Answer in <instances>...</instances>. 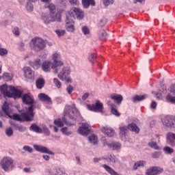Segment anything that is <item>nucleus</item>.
I'll list each match as a JSON object with an SVG mask.
<instances>
[{"label": "nucleus", "instance_id": "1", "mask_svg": "<svg viewBox=\"0 0 175 175\" xmlns=\"http://www.w3.org/2000/svg\"><path fill=\"white\" fill-rule=\"evenodd\" d=\"M22 100L25 105H29L30 107L26 108V112L22 113L21 115L13 114L12 116L9 113V105L8 103L5 101L2 106L3 111L10 118L15 120L16 121H32L33 117H35V113H33V98L30 94H25L22 97Z\"/></svg>", "mask_w": 175, "mask_h": 175}, {"label": "nucleus", "instance_id": "2", "mask_svg": "<svg viewBox=\"0 0 175 175\" xmlns=\"http://www.w3.org/2000/svg\"><path fill=\"white\" fill-rule=\"evenodd\" d=\"M60 58L61 55L57 53L53 54L52 59L53 63H52V69H55L54 72L55 75L60 70L57 75V77H59L62 81L65 80L66 83H72V79L68 77L70 75V68L68 67H62L64 63L59 60Z\"/></svg>", "mask_w": 175, "mask_h": 175}, {"label": "nucleus", "instance_id": "3", "mask_svg": "<svg viewBox=\"0 0 175 175\" xmlns=\"http://www.w3.org/2000/svg\"><path fill=\"white\" fill-rule=\"evenodd\" d=\"M75 111L76 108L71 109L70 106L66 107L62 120H55L54 121L55 125L59 128H62V126H64V122H65L66 125H69L70 126H72V125H76V118H75Z\"/></svg>", "mask_w": 175, "mask_h": 175}, {"label": "nucleus", "instance_id": "4", "mask_svg": "<svg viewBox=\"0 0 175 175\" xmlns=\"http://www.w3.org/2000/svg\"><path fill=\"white\" fill-rule=\"evenodd\" d=\"M0 91L4 96H8V98H21L23 95L21 90L12 85H2L0 86Z\"/></svg>", "mask_w": 175, "mask_h": 175}, {"label": "nucleus", "instance_id": "5", "mask_svg": "<svg viewBox=\"0 0 175 175\" xmlns=\"http://www.w3.org/2000/svg\"><path fill=\"white\" fill-rule=\"evenodd\" d=\"M128 129L135 132V133H139V132H140V129H139L137 125L135 123L129 124L128 126L120 127V135L122 140H124V142H126V139L128 137L126 133L128 132Z\"/></svg>", "mask_w": 175, "mask_h": 175}, {"label": "nucleus", "instance_id": "6", "mask_svg": "<svg viewBox=\"0 0 175 175\" xmlns=\"http://www.w3.org/2000/svg\"><path fill=\"white\" fill-rule=\"evenodd\" d=\"M31 43L32 44V49L34 51L38 53V51H42V50H44L46 49V42L44 40L40 38H34L31 40Z\"/></svg>", "mask_w": 175, "mask_h": 175}, {"label": "nucleus", "instance_id": "7", "mask_svg": "<svg viewBox=\"0 0 175 175\" xmlns=\"http://www.w3.org/2000/svg\"><path fill=\"white\" fill-rule=\"evenodd\" d=\"M0 165L5 172H8L13 167V160L10 157H4L1 161Z\"/></svg>", "mask_w": 175, "mask_h": 175}, {"label": "nucleus", "instance_id": "8", "mask_svg": "<svg viewBox=\"0 0 175 175\" xmlns=\"http://www.w3.org/2000/svg\"><path fill=\"white\" fill-rule=\"evenodd\" d=\"M69 14L70 17H74V18H77L78 20H83L84 17V12L80 8L75 7L70 9Z\"/></svg>", "mask_w": 175, "mask_h": 175}, {"label": "nucleus", "instance_id": "9", "mask_svg": "<svg viewBox=\"0 0 175 175\" xmlns=\"http://www.w3.org/2000/svg\"><path fill=\"white\" fill-rule=\"evenodd\" d=\"M44 23L45 24H50V23H53V21H61V15L56 14L55 16H49V15H44L42 17Z\"/></svg>", "mask_w": 175, "mask_h": 175}, {"label": "nucleus", "instance_id": "10", "mask_svg": "<svg viewBox=\"0 0 175 175\" xmlns=\"http://www.w3.org/2000/svg\"><path fill=\"white\" fill-rule=\"evenodd\" d=\"M90 128L88 123H82V126L78 129V133L79 135H82V136H88L91 133V129Z\"/></svg>", "mask_w": 175, "mask_h": 175}, {"label": "nucleus", "instance_id": "11", "mask_svg": "<svg viewBox=\"0 0 175 175\" xmlns=\"http://www.w3.org/2000/svg\"><path fill=\"white\" fill-rule=\"evenodd\" d=\"M87 107L91 111H103V104L98 100L94 105H88Z\"/></svg>", "mask_w": 175, "mask_h": 175}, {"label": "nucleus", "instance_id": "12", "mask_svg": "<svg viewBox=\"0 0 175 175\" xmlns=\"http://www.w3.org/2000/svg\"><path fill=\"white\" fill-rule=\"evenodd\" d=\"M162 122L163 125L167 128H174L175 126V119L174 118H172L170 116L165 117L163 119Z\"/></svg>", "mask_w": 175, "mask_h": 175}, {"label": "nucleus", "instance_id": "13", "mask_svg": "<svg viewBox=\"0 0 175 175\" xmlns=\"http://www.w3.org/2000/svg\"><path fill=\"white\" fill-rule=\"evenodd\" d=\"M163 172V169L159 167H151L150 168L148 169L146 174V175H157L161 174Z\"/></svg>", "mask_w": 175, "mask_h": 175}, {"label": "nucleus", "instance_id": "14", "mask_svg": "<svg viewBox=\"0 0 175 175\" xmlns=\"http://www.w3.org/2000/svg\"><path fill=\"white\" fill-rule=\"evenodd\" d=\"M66 28L68 32H75V22L69 16H66Z\"/></svg>", "mask_w": 175, "mask_h": 175}, {"label": "nucleus", "instance_id": "15", "mask_svg": "<svg viewBox=\"0 0 175 175\" xmlns=\"http://www.w3.org/2000/svg\"><path fill=\"white\" fill-rule=\"evenodd\" d=\"M23 72L25 77L27 79H30L31 80H32V79H35V72L31 69V68L28 66L24 67Z\"/></svg>", "mask_w": 175, "mask_h": 175}, {"label": "nucleus", "instance_id": "16", "mask_svg": "<svg viewBox=\"0 0 175 175\" xmlns=\"http://www.w3.org/2000/svg\"><path fill=\"white\" fill-rule=\"evenodd\" d=\"M33 148L36 151H39V152H42V154H49V155H54V153L51 152L49 148L39 146V145H34Z\"/></svg>", "mask_w": 175, "mask_h": 175}, {"label": "nucleus", "instance_id": "17", "mask_svg": "<svg viewBox=\"0 0 175 175\" xmlns=\"http://www.w3.org/2000/svg\"><path fill=\"white\" fill-rule=\"evenodd\" d=\"M38 98L40 100H42V102H44L45 103H48L49 105H51L53 103V101H51V98L47 94L44 93H40L38 94Z\"/></svg>", "mask_w": 175, "mask_h": 175}, {"label": "nucleus", "instance_id": "18", "mask_svg": "<svg viewBox=\"0 0 175 175\" xmlns=\"http://www.w3.org/2000/svg\"><path fill=\"white\" fill-rule=\"evenodd\" d=\"M167 143L172 146V147H174L175 146V134L173 133H168L167 134Z\"/></svg>", "mask_w": 175, "mask_h": 175}, {"label": "nucleus", "instance_id": "19", "mask_svg": "<svg viewBox=\"0 0 175 175\" xmlns=\"http://www.w3.org/2000/svg\"><path fill=\"white\" fill-rule=\"evenodd\" d=\"M41 2H44L45 3H46L45 5V8L46 9H49L51 13L54 14L55 12V5H54V4L53 3H50V2H51V0H41Z\"/></svg>", "mask_w": 175, "mask_h": 175}, {"label": "nucleus", "instance_id": "20", "mask_svg": "<svg viewBox=\"0 0 175 175\" xmlns=\"http://www.w3.org/2000/svg\"><path fill=\"white\" fill-rule=\"evenodd\" d=\"M103 133L106 135L107 136H109V137H113L114 136V130L113 129L105 126L103 127L101 129Z\"/></svg>", "mask_w": 175, "mask_h": 175}, {"label": "nucleus", "instance_id": "21", "mask_svg": "<svg viewBox=\"0 0 175 175\" xmlns=\"http://www.w3.org/2000/svg\"><path fill=\"white\" fill-rule=\"evenodd\" d=\"M104 146H108L109 148H112V150H118L120 147H121V144L118 142H105L103 143Z\"/></svg>", "mask_w": 175, "mask_h": 175}, {"label": "nucleus", "instance_id": "22", "mask_svg": "<svg viewBox=\"0 0 175 175\" xmlns=\"http://www.w3.org/2000/svg\"><path fill=\"white\" fill-rule=\"evenodd\" d=\"M50 67L53 68V63L51 62L46 61L42 63V68L44 72H50Z\"/></svg>", "mask_w": 175, "mask_h": 175}, {"label": "nucleus", "instance_id": "23", "mask_svg": "<svg viewBox=\"0 0 175 175\" xmlns=\"http://www.w3.org/2000/svg\"><path fill=\"white\" fill-rule=\"evenodd\" d=\"M111 99L116 100L118 105H121V102H122L124 98L120 94H113L111 95Z\"/></svg>", "mask_w": 175, "mask_h": 175}, {"label": "nucleus", "instance_id": "24", "mask_svg": "<svg viewBox=\"0 0 175 175\" xmlns=\"http://www.w3.org/2000/svg\"><path fill=\"white\" fill-rule=\"evenodd\" d=\"M146 166V161H138L135 163L133 170H137V169H140V167H144Z\"/></svg>", "mask_w": 175, "mask_h": 175}, {"label": "nucleus", "instance_id": "25", "mask_svg": "<svg viewBox=\"0 0 175 175\" xmlns=\"http://www.w3.org/2000/svg\"><path fill=\"white\" fill-rule=\"evenodd\" d=\"M146 98H147V94H143L142 96L135 95V96L132 97V101L134 103H136L137 102L144 100Z\"/></svg>", "mask_w": 175, "mask_h": 175}, {"label": "nucleus", "instance_id": "26", "mask_svg": "<svg viewBox=\"0 0 175 175\" xmlns=\"http://www.w3.org/2000/svg\"><path fill=\"white\" fill-rule=\"evenodd\" d=\"M82 3L85 9L88 8L90 7V5H91L92 6H95L94 0H82Z\"/></svg>", "mask_w": 175, "mask_h": 175}, {"label": "nucleus", "instance_id": "27", "mask_svg": "<svg viewBox=\"0 0 175 175\" xmlns=\"http://www.w3.org/2000/svg\"><path fill=\"white\" fill-rule=\"evenodd\" d=\"M31 131L36 132V133H43V131L36 124H32L30 126Z\"/></svg>", "mask_w": 175, "mask_h": 175}, {"label": "nucleus", "instance_id": "28", "mask_svg": "<svg viewBox=\"0 0 175 175\" xmlns=\"http://www.w3.org/2000/svg\"><path fill=\"white\" fill-rule=\"evenodd\" d=\"M103 167H104V169L106 170V172L109 173V174L118 175V174H117V172H116V171H114V170H113L112 168L110 167V166H109L106 164H103Z\"/></svg>", "mask_w": 175, "mask_h": 175}, {"label": "nucleus", "instance_id": "29", "mask_svg": "<svg viewBox=\"0 0 175 175\" xmlns=\"http://www.w3.org/2000/svg\"><path fill=\"white\" fill-rule=\"evenodd\" d=\"M111 111L112 114L116 116V117H120L121 116V113H120V112H118V110H117V107L116 106V105L111 104Z\"/></svg>", "mask_w": 175, "mask_h": 175}, {"label": "nucleus", "instance_id": "30", "mask_svg": "<svg viewBox=\"0 0 175 175\" xmlns=\"http://www.w3.org/2000/svg\"><path fill=\"white\" fill-rule=\"evenodd\" d=\"M36 84L37 88H38L39 90H42V88L44 87V79H38Z\"/></svg>", "mask_w": 175, "mask_h": 175}, {"label": "nucleus", "instance_id": "31", "mask_svg": "<svg viewBox=\"0 0 175 175\" xmlns=\"http://www.w3.org/2000/svg\"><path fill=\"white\" fill-rule=\"evenodd\" d=\"M98 36L100 39H101V40H105V39H106V38L107 37V33L106 32V30H100L98 33Z\"/></svg>", "mask_w": 175, "mask_h": 175}, {"label": "nucleus", "instance_id": "32", "mask_svg": "<svg viewBox=\"0 0 175 175\" xmlns=\"http://www.w3.org/2000/svg\"><path fill=\"white\" fill-rule=\"evenodd\" d=\"M89 141L92 144H96L98 143V137L95 135H92L89 137Z\"/></svg>", "mask_w": 175, "mask_h": 175}, {"label": "nucleus", "instance_id": "33", "mask_svg": "<svg viewBox=\"0 0 175 175\" xmlns=\"http://www.w3.org/2000/svg\"><path fill=\"white\" fill-rule=\"evenodd\" d=\"M148 146L151 147V148H154V150H159V146L157 144V142L154 141H151L148 143Z\"/></svg>", "mask_w": 175, "mask_h": 175}, {"label": "nucleus", "instance_id": "34", "mask_svg": "<svg viewBox=\"0 0 175 175\" xmlns=\"http://www.w3.org/2000/svg\"><path fill=\"white\" fill-rule=\"evenodd\" d=\"M3 78L5 80V81H10V80L13 79V75L10 73H4L3 75Z\"/></svg>", "mask_w": 175, "mask_h": 175}, {"label": "nucleus", "instance_id": "35", "mask_svg": "<svg viewBox=\"0 0 175 175\" xmlns=\"http://www.w3.org/2000/svg\"><path fill=\"white\" fill-rule=\"evenodd\" d=\"M61 132L63 135H66V136H70V135H72V131H69L68 130L67 127H64L61 129Z\"/></svg>", "mask_w": 175, "mask_h": 175}, {"label": "nucleus", "instance_id": "36", "mask_svg": "<svg viewBox=\"0 0 175 175\" xmlns=\"http://www.w3.org/2000/svg\"><path fill=\"white\" fill-rule=\"evenodd\" d=\"M107 161H109V162H111L112 163H116L117 162V158L114 155H109L107 158Z\"/></svg>", "mask_w": 175, "mask_h": 175}, {"label": "nucleus", "instance_id": "37", "mask_svg": "<svg viewBox=\"0 0 175 175\" xmlns=\"http://www.w3.org/2000/svg\"><path fill=\"white\" fill-rule=\"evenodd\" d=\"M55 175H68L65 171L61 170V168H56L55 172Z\"/></svg>", "mask_w": 175, "mask_h": 175}, {"label": "nucleus", "instance_id": "38", "mask_svg": "<svg viewBox=\"0 0 175 175\" xmlns=\"http://www.w3.org/2000/svg\"><path fill=\"white\" fill-rule=\"evenodd\" d=\"M96 55L95 53H91L89 57H88V59L90 61V62H91V64H94V61H95V59H96Z\"/></svg>", "mask_w": 175, "mask_h": 175}, {"label": "nucleus", "instance_id": "39", "mask_svg": "<svg viewBox=\"0 0 175 175\" xmlns=\"http://www.w3.org/2000/svg\"><path fill=\"white\" fill-rule=\"evenodd\" d=\"M82 32L84 35H90V33H91V31H90V28H88V27L83 26L82 27Z\"/></svg>", "mask_w": 175, "mask_h": 175}, {"label": "nucleus", "instance_id": "40", "mask_svg": "<svg viewBox=\"0 0 175 175\" xmlns=\"http://www.w3.org/2000/svg\"><path fill=\"white\" fill-rule=\"evenodd\" d=\"M15 129L19 131V132H25L27 129L24 126L15 124Z\"/></svg>", "mask_w": 175, "mask_h": 175}, {"label": "nucleus", "instance_id": "41", "mask_svg": "<svg viewBox=\"0 0 175 175\" xmlns=\"http://www.w3.org/2000/svg\"><path fill=\"white\" fill-rule=\"evenodd\" d=\"M5 135H7L8 137L13 135V129L12 127H9L5 129Z\"/></svg>", "mask_w": 175, "mask_h": 175}, {"label": "nucleus", "instance_id": "42", "mask_svg": "<svg viewBox=\"0 0 175 175\" xmlns=\"http://www.w3.org/2000/svg\"><path fill=\"white\" fill-rule=\"evenodd\" d=\"M53 83L56 85L57 88H61V87H62V83L57 78L53 79Z\"/></svg>", "mask_w": 175, "mask_h": 175}, {"label": "nucleus", "instance_id": "43", "mask_svg": "<svg viewBox=\"0 0 175 175\" xmlns=\"http://www.w3.org/2000/svg\"><path fill=\"white\" fill-rule=\"evenodd\" d=\"M163 150L165 152H167V154H173V152H174V150H173V148L169 146L165 147Z\"/></svg>", "mask_w": 175, "mask_h": 175}, {"label": "nucleus", "instance_id": "44", "mask_svg": "<svg viewBox=\"0 0 175 175\" xmlns=\"http://www.w3.org/2000/svg\"><path fill=\"white\" fill-rule=\"evenodd\" d=\"M166 100L171 103H175V96L168 95L166 96Z\"/></svg>", "mask_w": 175, "mask_h": 175}, {"label": "nucleus", "instance_id": "45", "mask_svg": "<svg viewBox=\"0 0 175 175\" xmlns=\"http://www.w3.org/2000/svg\"><path fill=\"white\" fill-rule=\"evenodd\" d=\"M42 131L46 136H50V130H49V128L47 126H44L42 129Z\"/></svg>", "mask_w": 175, "mask_h": 175}, {"label": "nucleus", "instance_id": "46", "mask_svg": "<svg viewBox=\"0 0 175 175\" xmlns=\"http://www.w3.org/2000/svg\"><path fill=\"white\" fill-rule=\"evenodd\" d=\"M57 36L61 37V36H64V35H65V30H62V29H57L55 31Z\"/></svg>", "mask_w": 175, "mask_h": 175}, {"label": "nucleus", "instance_id": "47", "mask_svg": "<svg viewBox=\"0 0 175 175\" xmlns=\"http://www.w3.org/2000/svg\"><path fill=\"white\" fill-rule=\"evenodd\" d=\"M106 23H107V20H106V18H101L99 23V27H105V25H106Z\"/></svg>", "mask_w": 175, "mask_h": 175}, {"label": "nucleus", "instance_id": "48", "mask_svg": "<svg viewBox=\"0 0 175 175\" xmlns=\"http://www.w3.org/2000/svg\"><path fill=\"white\" fill-rule=\"evenodd\" d=\"M26 8L28 12H32V10H33V5H32L31 3H27Z\"/></svg>", "mask_w": 175, "mask_h": 175}, {"label": "nucleus", "instance_id": "49", "mask_svg": "<svg viewBox=\"0 0 175 175\" xmlns=\"http://www.w3.org/2000/svg\"><path fill=\"white\" fill-rule=\"evenodd\" d=\"M13 33L15 36H20V29H18V27L14 28Z\"/></svg>", "mask_w": 175, "mask_h": 175}, {"label": "nucleus", "instance_id": "50", "mask_svg": "<svg viewBox=\"0 0 175 175\" xmlns=\"http://www.w3.org/2000/svg\"><path fill=\"white\" fill-rule=\"evenodd\" d=\"M103 3L105 6H109L114 3V0H104Z\"/></svg>", "mask_w": 175, "mask_h": 175}, {"label": "nucleus", "instance_id": "51", "mask_svg": "<svg viewBox=\"0 0 175 175\" xmlns=\"http://www.w3.org/2000/svg\"><path fill=\"white\" fill-rule=\"evenodd\" d=\"M23 150L25 151H27V152H33V149L29 146H25L23 147Z\"/></svg>", "mask_w": 175, "mask_h": 175}, {"label": "nucleus", "instance_id": "52", "mask_svg": "<svg viewBox=\"0 0 175 175\" xmlns=\"http://www.w3.org/2000/svg\"><path fill=\"white\" fill-rule=\"evenodd\" d=\"M19 50L21 51H24V50H25V44H24L23 42H19Z\"/></svg>", "mask_w": 175, "mask_h": 175}, {"label": "nucleus", "instance_id": "53", "mask_svg": "<svg viewBox=\"0 0 175 175\" xmlns=\"http://www.w3.org/2000/svg\"><path fill=\"white\" fill-rule=\"evenodd\" d=\"M40 64H41L40 59H37L33 62V68H35V66H36V68H38V66H40Z\"/></svg>", "mask_w": 175, "mask_h": 175}, {"label": "nucleus", "instance_id": "54", "mask_svg": "<svg viewBox=\"0 0 175 175\" xmlns=\"http://www.w3.org/2000/svg\"><path fill=\"white\" fill-rule=\"evenodd\" d=\"M161 157V152H154L152 154V158H159Z\"/></svg>", "mask_w": 175, "mask_h": 175}, {"label": "nucleus", "instance_id": "55", "mask_svg": "<svg viewBox=\"0 0 175 175\" xmlns=\"http://www.w3.org/2000/svg\"><path fill=\"white\" fill-rule=\"evenodd\" d=\"M8 54V50L0 48V55H5Z\"/></svg>", "mask_w": 175, "mask_h": 175}, {"label": "nucleus", "instance_id": "56", "mask_svg": "<svg viewBox=\"0 0 175 175\" xmlns=\"http://www.w3.org/2000/svg\"><path fill=\"white\" fill-rule=\"evenodd\" d=\"M66 91L69 94H72V92H73V87L71 85L67 87Z\"/></svg>", "mask_w": 175, "mask_h": 175}, {"label": "nucleus", "instance_id": "57", "mask_svg": "<svg viewBox=\"0 0 175 175\" xmlns=\"http://www.w3.org/2000/svg\"><path fill=\"white\" fill-rule=\"evenodd\" d=\"M100 161H103V159L96 157L93 159V161L94 163H98L100 162Z\"/></svg>", "mask_w": 175, "mask_h": 175}, {"label": "nucleus", "instance_id": "58", "mask_svg": "<svg viewBox=\"0 0 175 175\" xmlns=\"http://www.w3.org/2000/svg\"><path fill=\"white\" fill-rule=\"evenodd\" d=\"M151 109H157V102L152 101L150 104Z\"/></svg>", "mask_w": 175, "mask_h": 175}, {"label": "nucleus", "instance_id": "59", "mask_svg": "<svg viewBox=\"0 0 175 175\" xmlns=\"http://www.w3.org/2000/svg\"><path fill=\"white\" fill-rule=\"evenodd\" d=\"M71 5H79V1L77 0H69Z\"/></svg>", "mask_w": 175, "mask_h": 175}, {"label": "nucleus", "instance_id": "60", "mask_svg": "<svg viewBox=\"0 0 175 175\" xmlns=\"http://www.w3.org/2000/svg\"><path fill=\"white\" fill-rule=\"evenodd\" d=\"M170 92H172L173 95H175V85L171 86Z\"/></svg>", "mask_w": 175, "mask_h": 175}, {"label": "nucleus", "instance_id": "61", "mask_svg": "<svg viewBox=\"0 0 175 175\" xmlns=\"http://www.w3.org/2000/svg\"><path fill=\"white\" fill-rule=\"evenodd\" d=\"M90 96V94H88V93H85L83 96H82V99L83 100H85L87 99V98H88V96Z\"/></svg>", "mask_w": 175, "mask_h": 175}, {"label": "nucleus", "instance_id": "62", "mask_svg": "<svg viewBox=\"0 0 175 175\" xmlns=\"http://www.w3.org/2000/svg\"><path fill=\"white\" fill-rule=\"evenodd\" d=\"M58 2L60 3V5H66V0H59Z\"/></svg>", "mask_w": 175, "mask_h": 175}, {"label": "nucleus", "instance_id": "63", "mask_svg": "<svg viewBox=\"0 0 175 175\" xmlns=\"http://www.w3.org/2000/svg\"><path fill=\"white\" fill-rule=\"evenodd\" d=\"M23 171L25 172V173H31V168H24Z\"/></svg>", "mask_w": 175, "mask_h": 175}, {"label": "nucleus", "instance_id": "64", "mask_svg": "<svg viewBox=\"0 0 175 175\" xmlns=\"http://www.w3.org/2000/svg\"><path fill=\"white\" fill-rule=\"evenodd\" d=\"M42 158H44L45 161H49L50 159V157H49V155H43Z\"/></svg>", "mask_w": 175, "mask_h": 175}]
</instances>
